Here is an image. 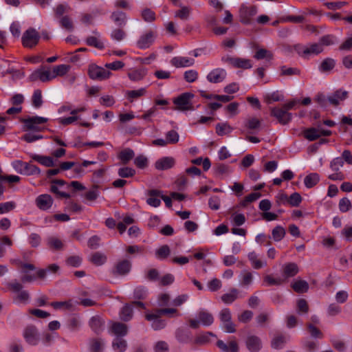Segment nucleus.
<instances>
[{"instance_id": "obj_1", "label": "nucleus", "mask_w": 352, "mask_h": 352, "mask_svg": "<svg viewBox=\"0 0 352 352\" xmlns=\"http://www.w3.org/2000/svg\"><path fill=\"white\" fill-rule=\"evenodd\" d=\"M10 263L21 270V272L23 274L21 280L23 283H32L36 280H44L47 276V270L56 274L60 269L58 265L50 264L47 267V269H38L34 274H28L29 271L36 270V266L33 263H25L19 259H12Z\"/></svg>"}, {"instance_id": "obj_2", "label": "nucleus", "mask_w": 352, "mask_h": 352, "mask_svg": "<svg viewBox=\"0 0 352 352\" xmlns=\"http://www.w3.org/2000/svg\"><path fill=\"white\" fill-rule=\"evenodd\" d=\"M194 98V94L190 92H185L173 99V104L175 109L178 111H192L194 110V105L192 102V99Z\"/></svg>"}, {"instance_id": "obj_3", "label": "nucleus", "mask_w": 352, "mask_h": 352, "mask_svg": "<svg viewBox=\"0 0 352 352\" xmlns=\"http://www.w3.org/2000/svg\"><path fill=\"white\" fill-rule=\"evenodd\" d=\"M294 50L299 56L304 58H309L313 55H318L324 50L323 47L318 43H313L308 46L297 44L294 45Z\"/></svg>"}, {"instance_id": "obj_4", "label": "nucleus", "mask_w": 352, "mask_h": 352, "mask_svg": "<svg viewBox=\"0 0 352 352\" xmlns=\"http://www.w3.org/2000/svg\"><path fill=\"white\" fill-rule=\"evenodd\" d=\"M87 75L91 80L102 81L109 79L112 73L95 63H91L88 66Z\"/></svg>"}, {"instance_id": "obj_5", "label": "nucleus", "mask_w": 352, "mask_h": 352, "mask_svg": "<svg viewBox=\"0 0 352 352\" xmlns=\"http://www.w3.org/2000/svg\"><path fill=\"white\" fill-rule=\"evenodd\" d=\"M21 122L24 124L25 131H41L44 129V127L41 126V124L46 123L47 119L39 116H33L21 118Z\"/></svg>"}, {"instance_id": "obj_6", "label": "nucleus", "mask_w": 352, "mask_h": 352, "mask_svg": "<svg viewBox=\"0 0 352 352\" xmlns=\"http://www.w3.org/2000/svg\"><path fill=\"white\" fill-rule=\"evenodd\" d=\"M179 311L175 308H156L151 312L145 314V319L148 321H152L154 318H162L163 316H167L169 318L179 316Z\"/></svg>"}, {"instance_id": "obj_7", "label": "nucleus", "mask_w": 352, "mask_h": 352, "mask_svg": "<svg viewBox=\"0 0 352 352\" xmlns=\"http://www.w3.org/2000/svg\"><path fill=\"white\" fill-rule=\"evenodd\" d=\"M132 263L127 258L118 260L113 265L111 273L115 276H126L131 270Z\"/></svg>"}, {"instance_id": "obj_8", "label": "nucleus", "mask_w": 352, "mask_h": 352, "mask_svg": "<svg viewBox=\"0 0 352 352\" xmlns=\"http://www.w3.org/2000/svg\"><path fill=\"white\" fill-rule=\"evenodd\" d=\"M40 38L41 36L36 30L29 28L22 36V45L25 48L32 49L38 45Z\"/></svg>"}, {"instance_id": "obj_9", "label": "nucleus", "mask_w": 352, "mask_h": 352, "mask_svg": "<svg viewBox=\"0 0 352 352\" xmlns=\"http://www.w3.org/2000/svg\"><path fill=\"white\" fill-rule=\"evenodd\" d=\"M257 13V7L255 5H241L239 9L240 21L243 24L251 23L252 18Z\"/></svg>"}, {"instance_id": "obj_10", "label": "nucleus", "mask_w": 352, "mask_h": 352, "mask_svg": "<svg viewBox=\"0 0 352 352\" xmlns=\"http://www.w3.org/2000/svg\"><path fill=\"white\" fill-rule=\"evenodd\" d=\"M25 342L32 346L37 345L39 342L38 329L33 324L26 326L23 333Z\"/></svg>"}, {"instance_id": "obj_11", "label": "nucleus", "mask_w": 352, "mask_h": 352, "mask_svg": "<svg viewBox=\"0 0 352 352\" xmlns=\"http://www.w3.org/2000/svg\"><path fill=\"white\" fill-rule=\"evenodd\" d=\"M30 81L34 82L40 80L43 82H46L54 79L53 72L50 71V68H40L35 70L29 77Z\"/></svg>"}, {"instance_id": "obj_12", "label": "nucleus", "mask_w": 352, "mask_h": 352, "mask_svg": "<svg viewBox=\"0 0 352 352\" xmlns=\"http://www.w3.org/2000/svg\"><path fill=\"white\" fill-rule=\"evenodd\" d=\"M222 60L229 63L234 68L248 69L252 67V60L248 58L227 56L226 58H223Z\"/></svg>"}, {"instance_id": "obj_13", "label": "nucleus", "mask_w": 352, "mask_h": 352, "mask_svg": "<svg viewBox=\"0 0 352 352\" xmlns=\"http://www.w3.org/2000/svg\"><path fill=\"white\" fill-rule=\"evenodd\" d=\"M128 325L119 321H110L109 332L116 338L124 337L128 333Z\"/></svg>"}, {"instance_id": "obj_14", "label": "nucleus", "mask_w": 352, "mask_h": 352, "mask_svg": "<svg viewBox=\"0 0 352 352\" xmlns=\"http://www.w3.org/2000/svg\"><path fill=\"white\" fill-rule=\"evenodd\" d=\"M54 203L52 197L49 194H42L35 199V204L36 207L43 211L49 210Z\"/></svg>"}, {"instance_id": "obj_15", "label": "nucleus", "mask_w": 352, "mask_h": 352, "mask_svg": "<svg viewBox=\"0 0 352 352\" xmlns=\"http://www.w3.org/2000/svg\"><path fill=\"white\" fill-rule=\"evenodd\" d=\"M271 116L275 117L281 124H287L292 120V114L282 107H274L271 109Z\"/></svg>"}, {"instance_id": "obj_16", "label": "nucleus", "mask_w": 352, "mask_h": 352, "mask_svg": "<svg viewBox=\"0 0 352 352\" xmlns=\"http://www.w3.org/2000/svg\"><path fill=\"white\" fill-rule=\"evenodd\" d=\"M216 345L224 352H239V344L234 337L229 339L227 344L221 340H218Z\"/></svg>"}, {"instance_id": "obj_17", "label": "nucleus", "mask_w": 352, "mask_h": 352, "mask_svg": "<svg viewBox=\"0 0 352 352\" xmlns=\"http://www.w3.org/2000/svg\"><path fill=\"white\" fill-rule=\"evenodd\" d=\"M216 336L210 332L206 331L196 335L193 340L192 341V346L195 348L198 346H202L207 344L211 342V338H215Z\"/></svg>"}, {"instance_id": "obj_18", "label": "nucleus", "mask_w": 352, "mask_h": 352, "mask_svg": "<svg viewBox=\"0 0 352 352\" xmlns=\"http://www.w3.org/2000/svg\"><path fill=\"white\" fill-rule=\"evenodd\" d=\"M155 34L152 30H149L141 35L137 41V46L140 49L148 48L153 43Z\"/></svg>"}, {"instance_id": "obj_19", "label": "nucleus", "mask_w": 352, "mask_h": 352, "mask_svg": "<svg viewBox=\"0 0 352 352\" xmlns=\"http://www.w3.org/2000/svg\"><path fill=\"white\" fill-rule=\"evenodd\" d=\"M195 62L194 58L186 56H175L170 61L171 65L176 68L191 67Z\"/></svg>"}, {"instance_id": "obj_20", "label": "nucleus", "mask_w": 352, "mask_h": 352, "mask_svg": "<svg viewBox=\"0 0 352 352\" xmlns=\"http://www.w3.org/2000/svg\"><path fill=\"white\" fill-rule=\"evenodd\" d=\"M227 73L222 68L212 69L206 76L207 80L211 83H219L222 82L226 77Z\"/></svg>"}, {"instance_id": "obj_21", "label": "nucleus", "mask_w": 352, "mask_h": 352, "mask_svg": "<svg viewBox=\"0 0 352 352\" xmlns=\"http://www.w3.org/2000/svg\"><path fill=\"white\" fill-rule=\"evenodd\" d=\"M299 272V267L295 263H287L282 267V274L287 278L294 277Z\"/></svg>"}, {"instance_id": "obj_22", "label": "nucleus", "mask_w": 352, "mask_h": 352, "mask_svg": "<svg viewBox=\"0 0 352 352\" xmlns=\"http://www.w3.org/2000/svg\"><path fill=\"white\" fill-rule=\"evenodd\" d=\"M89 325L96 334L99 335L103 331L104 320L99 316H94L90 318Z\"/></svg>"}, {"instance_id": "obj_23", "label": "nucleus", "mask_w": 352, "mask_h": 352, "mask_svg": "<svg viewBox=\"0 0 352 352\" xmlns=\"http://www.w3.org/2000/svg\"><path fill=\"white\" fill-rule=\"evenodd\" d=\"M148 198L146 200L148 205L157 208L160 206L161 201L159 197H161V191L157 189L148 190L147 192Z\"/></svg>"}, {"instance_id": "obj_24", "label": "nucleus", "mask_w": 352, "mask_h": 352, "mask_svg": "<svg viewBox=\"0 0 352 352\" xmlns=\"http://www.w3.org/2000/svg\"><path fill=\"white\" fill-rule=\"evenodd\" d=\"M175 160L172 157H164L155 163V168L159 170H167L171 168L175 165Z\"/></svg>"}, {"instance_id": "obj_25", "label": "nucleus", "mask_w": 352, "mask_h": 352, "mask_svg": "<svg viewBox=\"0 0 352 352\" xmlns=\"http://www.w3.org/2000/svg\"><path fill=\"white\" fill-rule=\"evenodd\" d=\"M20 181V177L17 175H8L3 173L0 169V196L3 195L4 192V187L3 183H8L11 186L14 183H17Z\"/></svg>"}, {"instance_id": "obj_26", "label": "nucleus", "mask_w": 352, "mask_h": 352, "mask_svg": "<svg viewBox=\"0 0 352 352\" xmlns=\"http://www.w3.org/2000/svg\"><path fill=\"white\" fill-rule=\"evenodd\" d=\"M110 19L118 27H124L127 21L126 14L119 10L113 12Z\"/></svg>"}, {"instance_id": "obj_27", "label": "nucleus", "mask_w": 352, "mask_h": 352, "mask_svg": "<svg viewBox=\"0 0 352 352\" xmlns=\"http://www.w3.org/2000/svg\"><path fill=\"white\" fill-rule=\"evenodd\" d=\"M175 337L177 341L180 343L186 344L190 343L192 344L191 332L186 329L178 328L175 332Z\"/></svg>"}, {"instance_id": "obj_28", "label": "nucleus", "mask_w": 352, "mask_h": 352, "mask_svg": "<svg viewBox=\"0 0 352 352\" xmlns=\"http://www.w3.org/2000/svg\"><path fill=\"white\" fill-rule=\"evenodd\" d=\"M133 317V308L129 303L125 304L119 311V318L121 321L127 322Z\"/></svg>"}, {"instance_id": "obj_29", "label": "nucleus", "mask_w": 352, "mask_h": 352, "mask_svg": "<svg viewBox=\"0 0 352 352\" xmlns=\"http://www.w3.org/2000/svg\"><path fill=\"white\" fill-rule=\"evenodd\" d=\"M246 346L251 352H258L261 348V342L258 337L250 336L246 339Z\"/></svg>"}, {"instance_id": "obj_30", "label": "nucleus", "mask_w": 352, "mask_h": 352, "mask_svg": "<svg viewBox=\"0 0 352 352\" xmlns=\"http://www.w3.org/2000/svg\"><path fill=\"white\" fill-rule=\"evenodd\" d=\"M104 225L107 228L110 230L117 228L118 232L120 234H122L126 231L127 228L126 226H124V223L120 222L117 223L116 221L112 217L106 219L104 221Z\"/></svg>"}, {"instance_id": "obj_31", "label": "nucleus", "mask_w": 352, "mask_h": 352, "mask_svg": "<svg viewBox=\"0 0 352 352\" xmlns=\"http://www.w3.org/2000/svg\"><path fill=\"white\" fill-rule=\"evenodd\" d=\"M197 317L200 323L204 326H210L214 322L212 314L206 310L199 311L197 313Z\"/></svg>"}, {"instance_id": "obj_32", "label": "nucleus", "mask_w": 352, "mask_h": 352, "mask_svg": "<svg viewBox=\"0 0 352 352\" xmlns=\"http://www.w3.org/2000/svg\"><path fill=\"white\" fill-rule=\"evenodd\" d=\"M70 10L71 8L69 6L63 3L58 4L53 8L54 17L57 20L61 19V17L65 16V15H67V13Z\"/></svg>"}, {"instance_id": "obj_33", "label": "nucleus", "mask_w": 352, "mask_h": 352, "mask_svg": "<svg viewBox=\"0 0 352 352\" xmlns=\"http://www.w3.org/2000/svg\"><path fill=\"white\" fill-rule=\"evenodd\" d=\"M135 153L133 151L129 148L122 150L118 154V158L121 161L124 165L128 164L133 157Z\"/></svg>"}, {"instance_id": "obj_34", "label": "nucleus", "mask_w": 352, "mask_h": 352, "mask_svg": "<svg viewBox=\"0 0 352 352\" xmlns=\"http://www.w3.org/2000/svg\"><path fill=\"white\" fill-rule=\"evenodd\" d=\"M60 26L65 30L72 32L74 30V23L73 19L69 15H65L58 20Z\"/></svg>"}, {"instance_id": "obj_35", "label": "nucleus", "mask_w": 352, "mask_h": 352, "mask_svg": "<svg viewBox=\"0 0 352 352\" xmlns=\"http://www.w3.org/2000/svg\"><path fill=\"white\" fill-rule=\"evenodd\" d=\"M104 345V341L102 338H93L89 340L90 352H102Z\"/></svg>"}, {"instance_id": "obj_36", "label": "nucleus", "mask_w": 352, "mask_h": 352, "mask_svg": "<svg viewBox=\"0 0 352 352\" xmlns=\"http://www.w3.org/2000/svg\"><path fill=\"white\" fill-rule=\"evenodd\" d=\"M70 69L71 66L69 65L61 64L54 66L52 68L54 78L63 77L70 71Z\"/></svg>"}, {"instance_id": "obj_37", "label": "nucleus", "mask_w": 352, "mask_h": 352, "mask_svg": "<svg viewBox=\"0 0 352 352\" xmlns=\"http://www.w3.org/2000/svg\"><path fill=\"white\" fill-rule=\"evenodd\" d=\"M336 66V60L331 58H324L319 65V70L326 73L331 71Z\"/></svg>"}, {"instance_id": "obj_38", "label": "nucleus", "mask_w": 352, "mask_h": 352, "mask_svg": "<svg viewBox=\"0 0 352 352\" xmlns=\"http://www.w3.org/2000/svg\"><path fill=\"white\" fill-rule=\"evenodd\" d=\"M216 133L219 136H223L230 133L233 128L227 122H219L215 127Z\"/></svg>"}, {"instance_id": "obj_39", "label": "nucleus", "mask_w": 352, "mask_h": 352, "mask_svg": "<svg viewBox=\"0 0 352 352\" xmlns=\"http://www.w3.org/2000/svg\"><path fill=\"white\" fill-rule=\"evenodd\" d=\"M291 287L294 289V292H296L298 294L305 293L309 289L308 283L303 280H298L294 281L291 285Z\"/></svg>"}, {"instance_id": "obj_40", "label": "nucleus", "mask_w": 352, "mask_h": 352, "mask_svg": "<svg viewBox=\"0 0 352 352\" xmlns=\"http://www.w3.org/2000/svg\"><path fill=\"white\" fill-rule=\"evenodd\" d=\"M302 135L309 141H314L320 138L319 129L314 127L305 129L302 131Z\"/></svg>"}, {"instance_id": "obj_41", "label": "nucleus", "mask_w": 352, "mask_h": 352, "mask_svg": "<svg viewBox=\"0 0 352 352\" xmlns=\"http://www.w3.org/2000/svg\"><path fill=\"white\" fill-rule=\"evenodd\" d=\"M56 310H71L73 308V303L71 299L66 301H55L49 304Z\"/></svg>"}, {"instance_id": "obj_42", "label": "nucleus", "mask_w": 352, "mask_h": 352, "mask_svg": "<svg viewBox=\"0 0 352 352\" xmlns=\"http://www.w3.org/2000/svg\"><path fill=\"white\" fill-rule=\"evenodd\" d=\"M107 257L105 254L100 252H96L91 254L89 261L95 265H102L106 263Z\"/></svg>"}, {"instance_id": "obj_43", "label": "nucleus", "mask_w": 352, "mask_h": 352, "mask_svg": "<svg viewBox=\"0 0 352 352\" xmlns=\"http://www.w3.org/2000/svg\"><path fill=\"white\" fill-rule=\"evenodd\" d=\"M320 181V176L316 173H312L307 175L304 179L305 186L311 188L314 187Z\"/></svg>"}, {"instance_id": "obj_44", "label": "nucleus", "mask_w": 352, "mask_h": 352, "mask_svg": "<svg viewBox=\"0 0 352 352\" xmlns=\"http://www.w3.org/2000/svg\"><path fill=\"white\" fill-rule=\"evenodd\" d=\"M312 324V323L305 324V327L308 333L314 338L322 339L324 338V333L318 327Z\"/></svg>"}, {"instance_id": "obj_45", "label": "nucleus", "mask_w": 352, "mask_h": 352, "mask_svg": "<svg viewBox=\"0 0 352 352\" xmlns=\"http://www.w3.org/2000/svg\"><path fill=\"white\" fill-rule=\"evenodd\" d=\"M112 348L117 352H124L127 348L126 341L122 337L116 338L112 342Z\"/></svg>"}, {"instance_id": "obj_46", "label": "nucleus", "mask_w": 352, "mask_h": 352, "mask_svg": "<svg viewBox=\"0 0 352 352\" xmlns=\"http://www.w3.org/2000/svg\"><path fill=\"white\" fill-rule=\"evenodd\" d=\"M32 158L34 161L38 162L41 165H43L46 167H52L54 165L53 159L51 157L34 155H32Z\"/></svg>"}, {"instance_id": "obj_47", "label": "nucleus", "mask_w": 352, "mask_h": 352, "mask_svg": "<svg viewBox=\"0 0 352 352\" xmlns=\"http://www.w3.org/2000/svg\"><path fill=\"white\" fill-rule=\"evenodd\" d=\"M254 58L256 60H262V59H267V60H272L274 58V54L272 52L264 49V48H260L256 50L254 55Z\"/></svg>"}, {"instance_id": "obj_48", "label": "nucleus", "mask_w": 352, "mask_h": 352, "mask_svg": "<svg viewBox=\"0 0 352 352\" xmlns=\"http://www.w3.org/2000/svg\"><path fill=\"white\" fill-rule=\"evenodd\" d=\"M248 258L253 268L259 270L263 266V261L260 259L255 252H250L248 255Z\"/></svg>"}, {"instance_id": "obj_49", "label": "nucleus", "mask_w": 352, "mask_h": 352, "mask_svg": "<svg viewBox=\"0 0 352 352\" xmlns=\"http://www.w3.org/2000/svg\"><path fill=\"white\" fill-rule=\"evenodd\" d=\"M286 343V338L282 333H277L272 340V346L276 349H282Z\"/></svg>"}, {"instance_id": "obj_50", "label": "nucleus", "mask_w": 352, "mask_h": 352, "mask_svg": "<svg viewBox=\"0 0 352 352\" xmlns=\"http://www.w3.org/2000/svg\"><path fill=\"white\" fill-rule=\"evenodd\" d=\"M261 197V192H251L250 194L245 196V197L239 203L240 206L245 208L250 203L256 201Z\"/></svg>"}, {"instance_id": "obj_51", "label": "nucleus", "mask_w": 352, "mask_h": 352, "mask_svg": "<svg viewBox=\"0 0 352 352\" xmlns=\"http://www.w3.org/2000/svg\"><path fill=\"white\" fill-rule=\"evenodd\" d=\"M86 44L90 47H94L98 50H103L104 45L98 38L93 36H89L86 38Z\"/></svg>"}, {"instance_id": "obj_52", "label": "nucleus", "mask_w": 352, "mask_h": 352, "mask_svg": "<svg viewBox=\"0 0 352 352\" xmlns=\"http://www.w3.org/2000/svg\"><path fill=\"white\" fill-rule=\"evenodd\" d=\"M126 36V33L124 30V27H118L111 33V38L116 41H122Z\"/></svg>"}, {"instance_id": "obj_53", "label": "nucleus", "mask_w": 352, "mask_h": 352, "mask_svg": "<svg viewBox=\"0 0 352 352\" xmlns=\"http://www.w3.org/2000/svg\"><path fill=\"white\" fill-rule=\"evenodd\" d=\"M238 289L233 288L228 294H224L221 296L222 301L226 304L232 303L238 298Z\"/></svg>"}, {"instance_id": "obj_54", "label": "nucleus", "mask_w": 352, "mask_h": 352, "mask_svg": "<svg viewBox=\"0 0 352 352\" xmlns=\"http://www.w3.org/2000/svg\"><path fill=\"white\" fill-rule=\"evenodd\" d=\"M263 282L268 286L280 285L285 282V280L280 278H274L273 275L268 274L263 277Z\"/></svg>"}, {"instance_id": "obj_55", "label": "nucleus", "mask_w": 352, "mask_h": 352, "mask_svg": "<svg viewBox=\"0 0 352 352\" xmlns=\"http://www.w3.org/2000/svg\"><path fill=\"white\" fill-rule=\"evenodd\" d=\"M31 100H32V105L35 108L38 109L42 106L43 97H42V91L41 89H36L34 91Z\"/></svg>"}, {"instance_id": "obj_56", "label": "nucleus", "mask_w": 352, "mask_h": 352, "mask_svg": "<svg viewBox=\"0 0 352 352\" xmlns=\"http://www.w3.org/2000/svg\"><path fill=\"white\" fill-rule=\"evenodd\" d=\"M309 311L307 301L304 298H300L296 302V311L299 314H306Z\"/></svg>"}, {"instance_id": "obj_57", "label": "nucleus", "mask_w": 352, "mask_h": 352, "mask_svg": "<svg viewBox=\"0 0 352 352\" xmlns=\"http://www.w3.org/2000/svg\"><path fill=\"white\" fill-rule=\"evenodd\" d=\"M127 75L131 80L140 81L144 78L145 73L140 69H130Z\"/></svg>"}, {"instance_id": "obj_58", "label": "nucleus", "mask_w": 352, "mask_h": 352, "mask_svg": "<svg viewBox=\"0 0 352 352\" xmlns=\"http://www.w3.org/2000/svg\"><path fill=\"white\" fill-rule=\"evenodd\" d=\"M285 234H286V232H285V229L280 226H276L272 230V235L273 239L275 241H281L285 237Z\"/></svg>"}, {"instance_id": "obj_59", "label": "nucleus", "mask_w": 352, "mask_h": 352, "mask_svg": "<svg viewBox=\"0 0 352 352\" xmlns=\"http://www.w3.org/2000/svg\"><path fill=\"white\" fill-rule=\"evenodd\" d=\"M146 93L145 88H141L138 90H131L126 92L127 98L132 102L134 99H137L144 96Z\"/></svg>"}, {"instance_id": "obj_60", "label": "nucleus", "mask_w": 352, "mask_h": 352, "mask_svg": "<svg viewBox=\"0 0 352 352\" xmlns=\"http://www.w3.org/2000/svg\"><path fill=\"white\" fill-rule=\"evenodd\" d=\"M264 101L267 104H272L274 102H278L283 99L282 94L276 91L271 94H267L264 96Z\"/></svg>"}, {"instance_id": "obj_61", "label": "nucleus", "mask_w": 352, "mask_h": 352, "mask_svg": "<svg viewBox=\"0 0 352 352\" xmlns=\"http://www.w3.org/2000/svg\"><path fill=\"white\" fill-rule=\"evenodd\" d=\"M23 166L27 175H39L41 173L40 168L32 163L23 162Z\"/></svg>"}, {"instance_id": "obj_62", "label": "nucleus", "mask_w": 352, "mask_h": 352, "mask_svg": "<svg viewBox=\"0 0 352 352\" xmlns=\"http://www.w3.org/2000/svg\"><path fill=\"white\" fill-rule=\"evenodd\" d=\"M47 245L51 250H60L63 248V243L56 237H50L47 240Z\"/></svg>"}, {"instance_id": "obj_63", "label": "nucleus", "mask_w": 352, "mask_h": 352, "mask_svg": "<svg viewBox=\"0 0 352 352\" xmlns=\"http://www.w3.org/2000/svg\"><path fill=\"white\" fill-rule=\"evenodd\" d=\"M82 262V257L78 255L69 256L65 260L66 264L73 267H79L81 265Z\"/></svg>"}, {"instance_id": "obj_64", "label": "nucleus", "mask_w": 352, "mask_h": 352, "mask_svg": "<svg viewBox=\"0 0 352 352\" xmlns=\"http://www.w3.org/2000/svg\"><path fill=\"white\" fill-rule=\"evenodd\" d=\"M199 77V73L194 69H189L184 73V79L189 83L195 82Z\"/></svg>"}]
</instances>
